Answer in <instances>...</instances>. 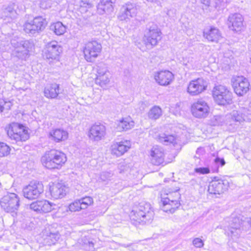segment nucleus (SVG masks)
<instances>
[{
	"label": "nucleus",
	"instance_id": "f8f14e48",
	"mask_svg": "<svg viewBox=\"0 0 251 251\" xmlns=\"http://www.w3.org/2000/svg\"><path fill=\"white\" fill-rule=\"evenodd\" d=\"M210 108L207 102L199 100L193 103L191 106L192 115L197 118H205L209 113Z\"/></svg>",
	"mask_w": 251,
	"mask_h": 251
},
{
	"label": "nucleus",
	"instance_id": "e433bc0d",
	"mask_svg": "<svg viewBox=\"0 0 251 251\" xmlns=\"http://www.w3.org/2000/svg\"><path fill=\"white\" fill-rule=\"evenodd\" d=\"M162 114L161 108L158 106L153 107L149 112L148 116L150 119L156 120L160 117Z\"/></svg>",
	"mask_w": 251,
	"mask_h": 251
},
{
	"label": "nucleus",
	"instance_id": "dca6fc26",
	"mask_svg": "<svg viewBox=\"0 0 251 251\" xmlns=\"http://www.w3.org/2000/svg\"><path fill=\"white\" fill-rule=\"evenodd\" d=\"M176 199L175 200H169V199H161V207L162 210L165 212L174 213L176 210L178 208L180 203L178 200L180 199V195L178 192L176 191L174 193Z\"/></svg>",
	"mask_w": 251,
	"mask_h": 251
},
{
	"label": "nucleus",
	"instance_id": "2eb2a0df",
	"mask_svg": "<svg viewBox=\"0 0 251 251\" xmlns=\"http://www.w3.org/2000/svg\"><path fill=\"white\" fill-rule=\"evenodd\" d=\"M96 241L90 236H84L78 240L75 246V251H94Z\"/></svg>",
	"mask_w": 251,
	"mask_h": 251
},
{
	"label": "nucleus",
	"instance_id": "6ab92c4d",
	"mask_svg": "<svg viewBox=\"0 0 251 251\" xmlns=\"http://www.w3.org/2000/svg\"><path fill=\"white\" fill-rule=\"evenodd\" d=\"M242 16L238 13L230 15L228 18V25L229 28L235 31L240 32L244 28Z\"/></svg>",
	"mask_w": 251,
	"mask_h": 251
},
{
	"label": "nucleus",
	"instance_id": "5701e85b",
	"mask_svg": "<svg viewBox=\"0 0 251 251\" xmlns=\"http://www.w3.org/2000/svg\"><path fill=\"white\" fill-rule=\"evenodd\" d=\"M154 77L159 85L167 86L170 84L173 80L174 75L169 71H162L155 73Z\"/></svg>",
	"mask_w": 251,
	"mask_h": 251
},
{
	"label": "nucleus",
	"instance_id": "aec40b11",
	"mask_svg": "<svg viewBox=\"0 0 251 251\" xmlns=\"http://www.w3.org/2000/svg\"><path fill=\"white\" fill-rule=\"evenodd\" d=\"M56 205L47 200L37 201L30 205V209L38 212L48 213L55 209Z\"/></svg>",
	"mask_w": 251,
	"mask_h": 251
},
{
	"label": "nucleus",
	"instance_id": "79ce46f5",
	"mask_svg": "<svg viewBox=\"0 0 251 251\" xmlns=\"http://www.w3.org/2000/svg\"><path fill=\"white\" fill-rule=\"evenodd\" d=\"M52 0H42L40 2V7L43 9H47L51 7Z\"/></svg>",
	"mask_w": 251,
	"mask_h": 251
},
{
	"label": "nucleus",
	"instance_id": "412c9836",
	"mask_svg": "<svg viewBox=\"0 0 251 251\" xmlns=\"http://www.w3.org/2000/svg\"><path fill=\"white\" fill-rule=\"evenodd\" d=\"M16 7V5L12 3L3 8L0 18L5 23H11L17 19L18 14L15 9Z\"/></svg>",
	"mask_w": 251,
	"mask_h": 251
},
{
	"label": "nucleus",
	"instance_id": "a19ab883",
	"mask_svg": "<svg viewBox=\"0 0 251 251\" xmlns=\"http://www.w3.org/2000/svg\"><path fill=\"white\" fill-rule=\"evenodd\" d=\"M70 211L71 212H75L83 209L79 200H76L74 202L71 203L68 207Z\"/></svg>",
	"mask_w": 251,
	"mask_h": 251
},
{
	"label": "nucleus",
	"instance_id": "7c9ffc66",
	"mask_svg": "<svg viewBox=\"0 0 251 251\" xmlns=\"http://www.w3.org/2000/svg\"><path fill=\"white\" fill-rule=\"evenodd\" d=\"M60 235L58 232H48L46 231L43 233V244L45 245L51 246L54 245L59 239Z\"/></svg>",
	"mask_w": 251,
	"mask_h": 251
},
{
	"label": "nucleus",
	"instance_id": "f03ea898",
	"mask_svg": "<svg viewBox=\"0 0 251 251\" xmlns=\"http://www.w3.org/2000/svg\"><path fill=\"white\" fill-rule=\"evenodd\" d=\"M130 219L137 223H150L154 217V212L150 203L142 201L134 207L129 215Z\"/></svg>",
	"mask_w": 251,
	"mask_h": 251
},
{
	"label": "nucleus",
	"instance_id": "5fc2aeb1",
	"mask_svg": "<svg viewBox=\"0 0 251 251\" xmlns=\"http://www.w3.org/2000/svg\"><path fill=\"white\" fill-rule=\"evenodd\" d=\"M248 223L250 225V226H251V219H250V220H249L248 221Z\"/></svg>",
	"mask_w": 251,
	"mask_h": 251
},
{
	"label": "nucleus",
	"instance_id": "8fccbe9b",
	"mask_svg": "<svg viewBox=\"0 0 251 251\" xmlns=\"http://www.w3.org/2000/svg\"><path fill=\"white\" fill-rule=\"evenodd\" d=\"M119 245L122 246V247H125V248H128L130 247L131 244H120Z\"/></svg>",
	"mask_w": 251,
	"mask_h": 251
},
{
	"label": "nucleus",
	"instance_id": "ddd939ff",
	"mask_svg": "<svg viewBox=\"0 0 251 251\" xmlns=\"http://www.w3.org/2000/svg\"><path fill=\"white\" fill-rule=\"evenodd\" d=\"M228 186V182L227 180L215 177L209 184L208 192L211 194L220 195L227 189Z\"/></svg>",
	"mask_w": 251,
	"mask_h": 251
},
{
	"label": "nucleus",
	"instance_id": "20e7f679",
	"mask_svg": "<svg viewBox=\"0 0 251 251\" xmlns=\"http://www.w3.org/2000/svg\"><path fill=\"white\" fill-rule=\"evenodd\" d=\"M47 23L45 19L41 16L34 17L33 19L26 21L23 25V29L29 36H34L42 31L46 27Z\"/></svg>",
	"mask_w": 251,
	"mask_h": 251
},
{
	"label": "nucleus",
	"instance_id": "37998d69",
	"mask_svg": "<svg viewBox=\"0 0 251 251\" xmlns=\"http://www.w3.org/2000/svg\"><path fill=\"white\" fill-rule=\"evenodd\" d=\"M195 172L200 174H207L210 173V170L206 167H201L195 168Z\"/></svg>",
	"mask_w": 251,
	"mask_h": 251
},
{
	"label": "nucleus",
	"instance_id": "f704fd0d",
	"mask_svg": "<svg viewBox=\"0 0 251 251\" xmlns=\"http://www.w3.org/2000/svg\"><path fill=\"white\" fill-rule=\"evenodd\" d=\"M50 28L53 31L54 33L57 35H61L63 34L66 30V27L61 22H58L50 25Z\"/></svg>",
	"mask_w": 251,
	"mask_h": 251
},
{
	"label": "nucleus",
	"instance_id": "1a4fd4ad",
	"mask_svg": "<svg viewBox=\"0 0 251 251\" xmlns=\"http://www.w3.org/2000/svg\"><path fill=\"white\" fill-rule=\"evenodd\" d=\"M62 52V47L55 41L48 43L43 50V56L47 59L58 60Z\"/></svg>",
	"mask_w": 251,
	"mask_h": 251
},
{
	"label": "nucleus",
	"instance_id": "58836bf2",
	"mask_svg": "<svg viewBox=\"0 0 251 251\" xmlns=\"http://www.w3.org/2000/svg\"><path fill=\"white\" fill-rule=\"evenodd\" d=\"M10 148L6 143L0 142V156H5L10 153Z\"/></svg>",
	"mask_w": 251,
	"mask_h": 251
},
{
	"label": "nucleus",
	"instance_id": "3c124183",
	"mask_svg": "<svg viewBox=\"0 0 251 251\" xmlns=\"http://www.w3.org/2000/svg\"><path fill=\"white\" fill-rule=\"evenodd\" d=\"M111 244H112V245H111V247H113L115 249L116 248V247L115 246V244H116V242L114 241V240H112V241H111Z\"/></svg>",
	"mask_w": 251,
	"mask_h": 251
},
{
	"label": "nucleus",
	"instance_id": "393cba45",
	"mask_svg": "<svg viewBox=\"0 0 251 251\" xmlns=\"http://www.w3.org/2000/svg\"><path fill=\"white\" fill-rule=\"evenodd\" d=\"M134 126V122L130 117L123 118L115 123L114 126L116 131L122 132L132 128Z\"/></svg>",
	"mask_w": 251,
	"mask_h": 251
},
{
	"label": "nucleus",
	"instance_id": "c85d7f7f",
	"mask_svg": "<svg viewBox=\"0 0 251 251\" xmlns=\"http://www.w3.org/2000/svg\"><path fill=\"white\" fill-rule=\"evenodd\" d=\"M203 36L209 41L216 43L222 38L221 34L219 29L215 27L205 29L203 31Z\"/></svg>",
	"mask_w": 251,
	"mask_h": 251
},
{
	"label": "nucleus",
	"instance_id": "ea45409f",
	"mask_svg": "<svg viewBox=\"0 0 251 251\" xmlns=\"http://www.w3.org/2000/svg\"><path fill=\"white\" fill-rule=\"evenodd\" d=\"M12 102L10 100H0V112L10 109L12 106Z\"/></svg>",
	"mask_w": 251,
	"mask_h": 251
},
{
	"label": "nucleus",
	"instance_id": "4be33fe9",
	"mask_svg": "<svg viewBox=\"0 0 251 251\" xmlns=\"http://www.w3.org/2000/svg\"><path fill=\"white\" fill-rule=\"evenodd\" d=\"M151 162L156 166L162 165L164 162L163 149L158 146L153 147L150 151Z\"/></svg>",
	"mask_w": 251,
	"mask_h": 251
},
{
	"label": "nucleus",
	"instance_id": "f257e3e1",
	"mask_svg": "<svg viewBox=\"0 0 251 251\" xmlns=\"http://www.w3.org/2000/svg\"><path fill=\"white\" fill-rule=\"evenodd\" d=\"M161 39L160 29L156 24L151 23L148 25L145 31L142 40L144 45L139 43L137 46L142 51H145L156 46Z\"/></svg>",
	"mask_w": 251,
	"mask_h": 251
},
{
	"label": "nucleus",
	"instance_id": "9b49d317",
	"mask_svg": "<svg viewBox=\"0 0 251 251\" xmlns=\"http://www.w3.org/2000/svg\"><path fill=\"white\" fill-rule=\"evenodd\" d=\"M43 192V185L37 181L31 182L23 189L24 197L29 200L37 198Z\"/></svg>",
	"mask_w": 251,
	"mask_h": 251
},
{
	"label": "nucleus",
	"instance_id": "cd10ccee",
	"mask_svg": "<svg viewBox=\"0 0 251 251\" xmlns=\"http://www.w3.org/2000/svg\"><path fill=\"white\" fill-rule=\"evenodd\" d=\"M49 137L55 142L65 141L68 137V133L62 128H56L52 130L49 133Z\"/></svg>",
	"mask_w": 251,
	"mask_h": 251
},
{
	"label": "nucleus",
	"instance_id": "4468645a",
	"mask_svg": "<svg viewBox=\"0 0 251 251\" xmlns=\"http://www.w3.org/2000/svg\"><path fill=\"white\" fill-rule=\"evenodd\" d=\"M105 134V126L100 123H96L90 127L88 136L90 140L98 142L104 138Z\"/></svg>",
	"mask_w": 251,
	"mask_h": 251
},
{
	"label": "nucleus",
	"instance_id": "c9c22d12",
	"mask_svg": "<svg viewBox=\"0 0 251 251\" xmlns=\"http://www.w3.org/2000/svg\"><path fill=\"white\" fill-rule=\"evenodd\" d=\"M227 119L226 115H216L211 119L210 124L213 126L222 125L226 122Z\"/></svg>",
	"mask_w": 251,
	"mask_h": 251
},
{
	"label": "nucleus",
	"instance_id": "39448f33",
	"mask_svg": "<svg viewBox=\"0 0 251 251\" xmlns=\"http://www.w3.org/2000/svg\"><path fill=\"white\" fill-rule=\"evenodd\" d=\"M212 94L215 101L219 105H226L232 103V94L224 85L215 86Z\"/></svg>",
	"mask_w": 251,
	"mask_h": 251
},
{
	"label": "nucleus",
	"instance_id": "864d4df0",
	"mask_svg": "<svg viewBox=\"0 0 251 251\" xmlns=\"http://www.w3.org/2000/svg\"><path fill=\"white\" fill-rule=\"evenodd\" d=\"M191 183H192V184H194L196 182V180L195 179H192L191 181H190Z\"/></svg>",
	"mask_w": 251,
	"mask_h": 251
},
{
	"label": "nucleus",
	"instance_id": "7ed1b4c3",
	"mask_svg": "<svg viewBox=\"0 0 251 251\" xmlns=\"http://www.w3.org/2000/svg\"><path fill=\"white\" fill-rule=\"evenodd\" d=\"M67 159V156L63 151L51 150L45 152L41 158V162L48 169H60L65 164Z\"/></svg>",
	"mask_w": 251,
	"mask_h": 251
},
{
	"label": "nucleus",
	"instance_id": "09e8293b",
	"mask_svg": "<svg viewBox=\"0 0 251 251\" xmlns=\"http://www.w3.org/2000/svg\"><path fill=\"white\" fill-rule=\"evenodd\" d=\"M215 161L217 163H220L221 166H223L225 164V161L224 159L223 158H216L215 159Z\"/></svg>",
	"mask_w": 251,
	"mask_h": 251
},
{
	"label": "nucleus",
	"instance_id": "a18cd8bd",
	"mask_svg": "<svg viewBox=\"0 0 251 251\" xmlns=\"http://www.w3.org/2000/svg\"><path fill=\"white\" fill-rule=\"evenodd\" d=\"M177 191L178 192V190H176L175 191L173 192H169V193H167L166 195L167 196L166 197H162L161 199H169V200H175L176 199L175 195L174 194V193Z\"/></svg>",
	"mask_w": 251,
	"mask_h": 251
},
{
	"label": "nucleus",
	"instance_id": "de8ad7c7",
	"mask_svg": "<svg viewBox=\"0 0 251 251\" xmlns=\"http://www.w3.org/2000/svg\"><path fill=\"white\" fill-rule=\"evenodd\" d=\"M218 1H216V4L221 6H225L226 3L228 1V0H218Z\"/></svg>",
	"mask_w": 251,
	"mask_h": 251
},
{
	"label": "nucleus",
	"instance_id": "9d476101",
	"mask_svg": "<svg viewBox=\"0 0 251 251\" xmlns=\"http://www.w3.org/2000/svg\"><path fill=\"white\" fill-rule=\"evenodd\" d=\"M101 50V45L97 41L87 43L83 49L85 59L88 62H93L100 52Z\"/></svg>",
	"mask_w": 251,
	"mask_h": 251
},
{
	"label": "nucleus",
	"instance_id": "2f4dec72",
	"mask_svg": "<svg viewBox=\"0 0 251 251\" xmlns=\"http://www.w3.org/2000/svg\"><path fill=\"white\" fill-rule=\"evenodd\" d=\"M59 86L56 83L47 85L44 89V95L46 97L54 99L59 94Z\"/></svg>",
	"mask_w": 251,
	"mask_h": 251
},
{
	"label": "nucleus",
	"instance_id": "a211bd4d",
	"mask_svg": "<svg viewBox=\"0 0 251 251\" xmlns=\"http://www.w3.org/2000/svg\"><path fill=\"white\" fill-rule=\"evenodd\" d=\"M207 87V83L203 78H199L190 82L187 91L191 95H197L204 90Z\"/></svg>",
	"mask_w": 251,
	"mask_h": 251
},
{
	"label": "nucleus",
	"instance_id": "603ef678",
	"mask_svg": "<svg viewBox=\"0 0 251 251\" xmlns=\"http://www.w3.org/2000/svg\"><path fill=\"white\" fill-rule=\"evenodd\" d=\"M247 120L249 121H251V112L248 113Z\"/></svg>",
	"mask_w": 251,
	"mask_h": 251
},
{
	"label": "nucleus",
	"instance_id": "423d86ee",
	"mask_svg": "<svg viewBox=\"0 0 251 251\" xmlns=\"http://www.w3.org/2000/svg\"><path fill=\"white\" fill-rule=\"evenodd\" d=\"M8 137L16 143L25 141L29 138V134L26 127L17 123H14L7 130Z\"/></svg>",
	"mask_w": 251,
	"mask_h": 251
},
{
	"label": "nucleus",
	"instance_id": "49530a36",
	"mask_svg": "<svg viewBox=\"0 0 251 251\" xmlns=\"http://www.w3.org/2000/svg\"><path fill=\"white\" fill-rule=\"evenodd\" d=\"M128 167H129L127 164H121L119 167L120 173H124L125 171H127L128 169Z\"/></svg>",
	"mask_w": 251,
	"mask_h": 251
},
{
	"label": "nucleus",
	"instance_id": "0eeeda50",
	"mask_svg": "<svg viewBox=\"0 0 251 251\" xmlns=\"http://www.w3.org/2000/svg\"><path fill=\"white\" fill-rule=\"evenodd\" d=\"M20 199L15 193L4 195L0 201V205L5 212L16 213L20 206Z\"/></svg>",
	"mask_w": 251,
	"mask_h": 251
},
{
	"label": "nucleus",
	"instance_id": "a878e982",
	"mask_svg": "<svg viewBox=\"0 0 251 251\" xmlns=\"http://www.w3.org/2000/svg\"><path fill=\"white\" fill-rule=\"evenodd\" d=\"M50 191L51 197L55 199H61L66 194L65 186L60 183H52Z\"/></svg>",
	"mask_w": 251,
	"mask_h": 251
},
{
	"label": "nucleus",
	"instance_id": "b1692460",
	"mask_svg": "<svg viewBox=\"0 0 251 251\" xmlns=\"http://www.w3.org/2000/svg\"><path fill=\"white\" fill-rule=\"evenodd\" d=\"M131 148V143L129 141H124L114 144L112 146L111 153L116 156H120Z\"/></svg>",
	"mask_w": 251,
	"mask_h": 251
},
{
	"label": "nucleus",
	"instance_id": "bb28decb",
	"mask_svg": "<svg viewBox=\"0 0 251 251\" xmlns=\"http://www.w3.org/2000/svg\"><path fill=\"white\" fill-rule=\"evenodd\" d=\"M121 15L119 16L120 20H126L130 17L135 16L137 9L134 5L131 3L126 4L123 6L121 9Z\"/></svg>",
	"mask_w": 251,
	"mask_h": 251
},
{
	"label": "nucleus",
	"instance_id": "4c0bfd02",
	"mask_svg": "<svg viewBox=\"0 0 251 251\" xmlns=\"http://www.w3.org/2000/svg\"><path fill=\"white\" fill-rule=\"evenodd\" d=\"M78 200L83 209L87 208L88 206L91 205L93 203V200L90 197H83Z\"/></svg>",
	"mask_w": 251,
	"mask_h": 251
},
{
	"label": "nucleus",
	"instance_id": "473e14b6",
	"mask_svg": "<svg viewBox=\"0 0 251 251\" xmlns=\"http://www.w3.org/2000/svg\"><path fill=\"white\" fill-rule=\"evenodd\" d=\"M247 116L248 114L246 116H243L242 114L236 110H233L229 114L226 115L227 119H231L230 122L233 121L239 123L243 121H248L247 120Z\"/></svg>",
	"mask_w": 251,
	"mask_h": 251
},
{
	"label": "nucleus",
	"instance_id": "c03bdc74",
	"mask_svg": "<svg viewBox=\"0 0 251 251\" xmlns=\"http://www.w3.org/2000/svg\"><path fill=\"white\" fill-rule=\"evenodd\" d=\"M193 244L196 248H201L204 243L202 240L199 238H196L193 240Z\"/></svg>",
	"mask_w": 251,
	"mask_h": 251
},
{
	"label": "nucleus",
	"instance_id": "c756f323",
	"mask_svg": "<svg viewBox=\"0 0 251 251\" xmlns=\"http://www.w3.org/2000/svg\"><path fill=\"white\" fill-rule=\"evenodd\" d=\"M241 222L238 218H234L228 228L227 234L231 237L238 238L241 233Z\"/></svg>",
	"mask_w": 251,
	"mask_h": 251
},
{
	"label": "nucleus",
	"instance_id": "72a5a7b5",
	"mask_svg": "<svg viewBox=\"0 0 251 251\" xmlns=\"http://www.w3.org/2000/svg\"><path fill=\"white\" fill-rule=\"evenodd\" d=\"M158 140L162 144L168 145L171 144L174 145L176 144V138L173 135H167L162 133L158 135Z\"/></svg>",
	"mask_w": 251,
	"mask_h": 251
},
{
	"label": "nucleus",
	"instance_id": "6e6d98bb",
	"mask_svg": "<svg viewBox=\"0 0 251 251\" xmlns=\"http://www.w3.org/2000/svg\"><path fill=\"white\" fill-rule=\"evenodd\" d=\"M140 103H141V104L143 105L144 104V103L143 102H141Z\"/></svg>",
	"mask_w": 251,
	"mask_h": 251
},
{
	"label": "nucleus",
	"instance_id": "f3484780",
	"mask_svg": "<svg viewBox=\"0 0 251 251\" xmlns=\"http://www.w3.org/2000/svg\"><path fill=\"white\" fill-rule=\"evenodd\" d=\"M233 88L235 93L238 96H243L249 90L250 83L248 80L243 76H238L233 82Z\"/></svg>",
	"mask_w": 251,
	"mask_h": 251
},
{
	"label": "nucleus",
	"instance_id": "6e6552de",
	"mask_svg": "<svg viewBox=\"0 0 251 251\" xmlns=\"http://www.w3.org/2000/svg\"><path fill=\"white\" fill-rule=\"evenodd\" d=\"M11 44L15 48V51L17 53V56L22 59H25L28 56L29 52L34 48V44L32 41L25 40L15 42L12 40Z\"/></svg>",
	"mask_w": 251,
	"mask_h": 251
}]
</instances>
